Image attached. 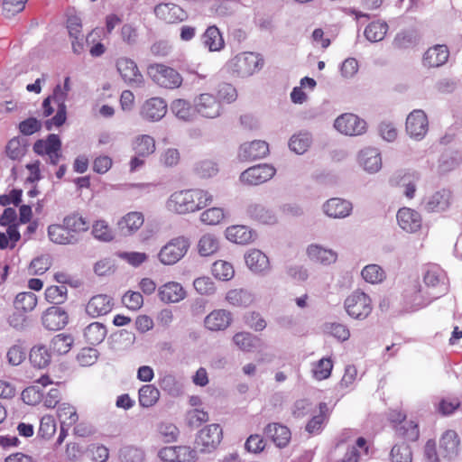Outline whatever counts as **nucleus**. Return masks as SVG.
I'll return each instance as SVG.
<instances>
[{"label": "nucleus", "instance_id": "obj_1", "mask_svg": "<svg viewBox=\"0 0 462 462\" xmlns=\"http://www.w3.org/2000/svg\"><path fill=\"white\" fill-rule=\"evenodd\" d=\"M227 66L238 77L245 78L260 70L263 66V60L257 53L242 52L231 59Z\"/></svg>", "mask_w": 462, "mask_h": 462}, {"label": "nucleus", "instance_id": "obj_2", "mask_svg": "<svg viewBox=\"0 0 462 462\" xmlns=\"http://www.w3.org/2000/svg\"><path fill=\"white\" fill-rule=\"evenodd\" d=\"M148 74L161 88L176 89L182 84V76L173 68L164 64H152L148 67Z\"/></svg>", "mask_w": 462, "mask_h": 462}, {"label": "nucleus", "instance_id": "obj_3", "mask_svg": "<svg viewBox=\"0 0 462 462\" xmlns=\"http://www.w3.org/2000/svg\"><path fill=\"white\" fill-rule=\"evenodd\" d=\"M190 246L188 237L180 236L171 239L159 254V261L164 265H172L184 257Z\"/></svg>", "mask_w": 462, "mask_h": 462}, {"label": "nucleus", "instance_id": "obj_4", "mask_svg": "<svg viewBox=\"0 0 462 462\" xmlns=\"http://www.w3.org/2000/svg\"><path fill=\"white\" fill-rule=\"evenodd\" d=\"M425 291L434 300L445 295L449 289L448 279L444 270L433 265L428 268L423 276Z\"/></svg>", "mask_w": 462, "mask_h": 462}, {"label": "nucleus", "instance_id": "obj_5", "mask_svg": "<svg viewBox=\"0 0 462 462\" xmlns=\"http://www.w3.org/2000/svg\"><path fill=\"white\" fill-rule=\"evenodd\" d=\"M344 307L347 314L356 319H364L372 311L370 297L361 291H355L346 297Z\"/></svg>", "mask_w": 462, "mask_h": 462}, {"label": "nucleus", "instance_id": "obj_6", "mask_svg": "<svg viewBox=\"0 0 462 462\" xmlns=\"http://www.w3.org/2000/svg\"><path fill=\"white\" fill-rule=\"evenodd\" d=\"M275 172V168L270 164H257L244 171L239 180L244 184L256 186L271 180Z\"/></svg>", "mask_w": 462, "mask_h": 462}, {"label": "nucleus", "instance_id": "obj_7", "mask_svg": "<svg viewBox=\"0 0 462 462\" xmlns=\"http://www.w3.org/2000/svg\"><path fill=\"white\" fill-rule=\"evenodd\" d=\"M69 93L61 88V85L58 84L53 88L52 94L50 97L57 105L56 115L45 121L44 125L48 131H51L53 126H61L67 119V106L65 104Z\"/></svg>", "mask_w": 462, "mask_h": 462}, {"label": "nucleus", "instance_id": "obj_8", "mask_svg": "<svg viewBox=\"0 0 462 462\" xmlns=\"http://www.w3.org/2000/svg\"><path fill=\"white\" fill-rule=\"evenodd\" d=\"M404 307L407 311H416L429 305L433 298L430 296L421 285L413 283L404 292Z\"/></svg>", "mask_w": 462, "mask_h": 462}, {"label": "nucleus", "instance_id": "obj_9", "mask_svg": "<svg viewBox=\"0 0 462 462\" xmlns=\"http://www.w3.org/2000/svg\"><path fill=\"white\" fill-rule=\"evenodd\" d=\"M334 127L342 134L354 136L365 132L366 123L354 114L346 113L335 120Z\"/></svg>", "mask_w": 462, "mask_h": 462}, {"label": "nucleus", "instance_id": "obj_10", "mask_svg": "<svg viewBox=\"0 0 462 462\" xmlns=\"http://www.w3.org/2000/svg\"><path fill=\"white\" fill-rule=\"evenodd\" d=\"M406 132L417 141L422 140L429 129V121L427 115L421 109L411 111L406 118Z\"/></svg>", "mask_w": 462, "mask_h": 462}, {"label": "nucleus", "instance_id": "obj_11", "mask_svg": "<svg viewBox=\"0 0 462 462\" xmlns=\"http://www.w3.org/2000/svg\"><path fill=\"white\" fill-rule=\"evenodd\" d=\"M223 437L222 429L218 424H210L203 428L198 434L196 443L202 447V452H209L215 449Z\"/></svg>", "mask_w": 462, "mask_h": 462}, {"label": "nucleus", "instance_id": "obj_12", "mask_svg": "<svg viewBox=\"0 0 462 462\" xmlns=\"http://www.w3.org/2000/svg\"><path fill=\"white\" fill-rule=\"evenodd\" d=\"M195 110L207 118H216L221 115L222 107L220 101L209 93L200 94L194 99Z\"/></svg>", "mask_w": 462, "mask_h": 462}, {"label": "nucleus", "instance_id": "obj_13", "mask_svg": "<svg viewBox=\"0 0 462 462\" xmlns=\"http://www.w3.org/2000/svg\"><path fill=\"white\" fill-rule=\"evenodd\" d=\"M191 196L189 189L173 192L166 201L167 209L180 215L194 212L195 206L190 202Z\"/></svg>", "mask_w": 462, "mask_h": 462}, {"label": "nucleus", "instance_id": "obj_14", "mask_svg": "<svg viewBox=\"0 0 462 462\" xmlns=\"http://www.w3.org/2000/svg\"><path fill=\"white\" fill-rule=\"evenodd\" d=\"M269 153V144L265 141L254 140L244 143L238 151V159L242 162L264 158Z\"/></svg>", "mask_w": 462, "mask_h": 462}, {"label": "nucleus", "instance_id": "obj_15", "mask_svg": "<svg viewBox=\"0 0 462 462\" xmlns=\"http://www.w3.org/2000/svg\"><path fill=\"white\" fill-rule=\"evenodd\" d=\"M358 164L369 174H374L382 169V156L377 148L366 147L358 153Z\"/></svg>", "mask_w": 462, "mask_h": 462}, {"label": "nucleus", "instance_id": "obj_16", "mask_svg": "<svg viewBox=\"0 0 462 462\" xmlns=\"http://www.w3.org/2000/svg\"><path fill=\"white\" fill-rule=\"evenodd\" d=\"M157 18L167 23H180L187 19L188 14L180 6L172 3H162L155 6Z\"/></svg>", "mask_w": 462, "mask_h": 462}, {"label": "nucleus", "instance_id": "obj_17", "mask_svg": "<svg viewBox=\"0 0 462 462\" xmlns=\"http://www.w3.org/2000/svg\"><path fill=\"white\" fill-rule=\"evenodd\" d=\"M116 68L122 79L128 84L132 86L143 84V75L134 60L128 58H120L116 61Z\"/></svg>", "mask_w": 462, "mask_h": 462}, {"label": "nucleus", "instance_id": "obj_18", "mask_svg": "<svg viewBox=\"0 0 462 462\" xmlns=\"http://www.w3.org/2000/svg\"><path fill=\"white\" fill-rule=\"evenodd\" d=\"M392 421L395 423V433L409 441H416L420 436L418 423L411 420H406L401 413L396 418L392 417Z\"/></svg>", "mask_w": 462, "mask_h": 462}, {"label": "nucleus", "instance_id": "obj_19", "mask_svg": "<svg viewBox=\"0 0 462 462\" xmlns=\"http://www.w3.org/2000/svg\"><path fill=\"white\" fill-rule=\"evenodd\" d=\"M246 266L256 274L265 275L270 270L269 258L258 249H251L245 254Z\"/></svg>", "mask_w": 462, "mask_h": 462}, {"label": "nucleus", "instance_id": "obj_20", "mask_svg": "<svg viewBox=\"0 0 462 462\" xmlns=\"http://www.w3.org/2000/svg\"><path fill=\"white\" fill-rule=\"evenodd\" d=\"M451 202V191L444 189L425 198L423 207L428 212H443L450 207Z\"/></svg>", "mask_w": 462, "mask_h": 462}, {"label": "nucleus", "instance_id": "obj_21", "mask_svg": "<svg viewBox=\"0 0 462 462\" xmlns=\"http://www.w3.org/2000/svg\"><path fill=\"white\" fill-rule=\"evenodd\" d=\"M323 212L332 218H345L353 209L352 203L340 198H332L323 204Z\"/></svg>", "mask_w": 462, "mask_h": 462}, {"label": "nucleus", "instance_id": "obj_22", "mask_svg": "<svg viewBox=\"0 0 462 462\" xmlns=\"http://www.w3.org/2000/svg\"><path fill=\"white\" fill-rule=\"evenodd\" d=\"M69 316L60 307L49 308L42 316V325L49 330H60L68 324Z\"/></svg>", "mask_w": 462, "mask_h": 462}, {"label": "nucleus", "instance_id": "obj_23", "mask_svg": "<svg viewBox=\"0 0 462 462\" xmlns=\"http://www.w3.org/2000/svg\"><path fill=\"white\" fill-rule=\"evenodd\" d=\"M167 112V104L161 97H152L145 101L141 109L143 118L149 121L161 120Z\"/></svg>", "mask_w": 462, "mask_h": 462}, {"label": "nucleus", "instance_id": "obj_24", "mask_svg": "<svg viewBox=\"0 0 462 462\" xmlns=\"http://www.w3.org/2000/svg\"><path fill=\"white\" fill-rule=\"evenodd\" d=\"M306 254L310 261L323 265H330L337 260V252L318 244L308 245Z\"/></svg>", "mask_w": 462, "mask_h": 462}, {"label": "nucleus", "instance_id": "obj_25", "mask_svg": "<svg viewBox=\"0 0 462 462\" xmlns=\"http://www.w3.org/2000/svg\"><path fill=\"white\" fill-rule=\"evenodd\" d=\"M114 306L113 299L106 294L93 296L86 306V312L92 318L109 313Z\"/></svg>", "mask_w": 462, "mask_h": 462}, {"label": "nucleus", "instance_id": "obj_26", "mask_svg": "<svg viewBox=\"0 0 462 462\" xmlns=\"http://www.w3.org/2000/svg\"><path fill=\"white\" fill-rule=\"evenodd\" d=\"M396 217L400 227L406 232L414 233L421 226V217L414 209L409 208H400Z\"/></svg>", "mask_w": 462, "mask_h": 462}, {"label": "nucleus", "instance_id": "obj_27", "mask_svg": "<svg viewBox=\"0 0 462 462\" xmlns=\"http://www.w3.org/2000/svg\"><path fill=\"white\" fill-rule=\"evenodd\" d=\"M460 438L453 430H446L439 439V449L445 457L452 459L458 455Z\"/></svg>", "mask_w": 462, "mask_h": 462}, {"label": "nucleus", "instance_id": "obj_28", "mask_svg": "<svg viewBox=\"0 0 462 462\" xmlns=\"http://www.w3.org/2000/svg\"><path fill=\"white\" fill-rule=\"evenodd\" d=\"M232 321L231 312L226 310H215L204 320L205 327L211 331H220L227 328Z\"/></svg>", "mask_w": 462, "mask_h": 462}, {"label": "nucleus", "instance_id": "obj_29", "mask_svg": "<svg viewBox=\"0 0 462 462\" xmlns=\"http://www.w3.org/2000/svg\"><path fill=\"white\" fill-rule=\"evenodd\" d=\"M246 214L252 219L265 225H273L277 222L274 212L261 203L252 202L246 207Z\"/></svg>", "mask_w": 462, "mask_h": 462}, {"label": "nucleus", "instance_id": "obj_30", "mask_svg": "<svg viewBox=\"0 0 462 462\" xmlns=\"http://www.w3.org/2000/svg\"><path fill=\"white\" fill-rule=\"evenodd\" d=\"M264 435L280 448L287 446L291 439L290 430L280 423L268 424L264 428Z\"/></svg>", "mask_w": 462, "mask_h": 462}, {"label": "nucleus", "instance_id": "obj_31", "mask_svg": "<svg viewBox=\"0 0 462 462\" xmlns=\"http://www.w3.org/2000/svg\"><path fill=\"white\" fill-rule=\"evenodd\" d=\"M144 222L143 213L132 211L125 215L117 223L118 228L124 236H131L135 233Z\"/></svg>", "mask_w": 462, "mask_h": 462}, {"label": "nucleus", "instance_id": "obj_32", "mask_svg": "<svg viewBox=\"0 0 462 462\" xmlns=\"http://www.w3.org/2000/svg\"><path fill=\"white\" fill-rule=\"evenodd\" d=\"M158 295L163 302L175 303L182 300L186 292L180 283L169 282L159 288Z\"/></svg>", "mask_w": 462, "mask_h": 462}, {"label": "nucleus", "instance_id": "obj_33", "mask_svg": "<svg viewBox=\"0 0 462 462\" xmlns=\"http://www.w3.org/2000/svg\"><path fill=\"white\" fill-rule=\"evenodd\" d=\"M448 50L446 45H436L427 50L423 56V64L429 68H437L448 60Z\"/></svg>", "mask_w": 462, "mask_h": 462}, {"label": "nucleus", "instance_id": "obj_34", "mask_svg": "<svg viewBox=\"0 0 462 462\" xmlns=\"http://www.w3.org/2000/svg\"><path fill=\"white\" fill-rule=\"evenodd\" d=\"M225 234L227 240L239 245H246L254 239V232L243 225L228 226Z\"/></svg>", "mask_w": 462, "mask_h": 462}, {"label": "nucleus", "instance_id": "obj_35", "mask_svg": "<svg viewBox=\"0 0 462 462\" xmlns=\"http://www.w3.org/2000/svg\"><path fill=\"white\" fill-rule=\"evenodd\" d=\"M50 240L57 245H76L77 238L70 235L62 224H52L48 226Z\"/></svg>", "mask_w": 462, "mask_h": 462}, {"label": "nucleus", "instance_id": "obj_36", "mask_svg": "<svg viewBox=\"0 0 462 462\" xmlns=\"http://www.w3.org/2000/svg\"><path fill=\"white\" fill-rule=\"evenodd\" d=\"M132 149L140 157H149L155 150V140L149 134H139L132 142Z\"/></svg>", "mask_w": 462, "mask_h": 462}, {"label": "nucleus", "instance_id": "obj_37", "mask_svg": "<svg viewBox=\"0 0 462 462\" xmlns=\"http://www.w3.org/2000/svg\"><path fill=\"white\" fill-rule=\"evenodd\" d=\"M62 225L70 235L77 238V244L80 240V235L88 229V223L79 214L73 213L66 216L62 220Z\"/></svg>", "mask_w": 462, "mask_h": 462}, {"label": "nucleus", "instance_id": "obj_38", "mask_svg": "<svg viewBox=\"0 0 462 462\" xmlns=\"http://www.w3.org/2000/svg\"><path fill=\"white\" fill-rule=\"evenodd\" d=\"M312 134L308 131H300L291 135L288 145L296 154H304L312 143Z\"/></svg>", "mask_w": 462, "mask_h": 462}, {"label": "nucleus", "instance_id": "obj_39", "mask_svg": "<svg viewBox=\"0 0 462 462\" xmlns=\"http://www.w3.org/2000/svg\"><path fill=\"white\" fill-rule=\"evenodd\" d=\"M202 42L210 51H218L224 48V39L218 28L209 26L202 35Z\"/></svg>", "mask_w": 462, "mask_h": 462}, {"label": "nucleus", "instance_id": "obj_40", "mask_svg": "<svg viewBox=\"0 0 462 462\" xmlns=\"http://www.w3.org/2000/svg\"><path fill=\"white\" fill-rule=\"evenodd\" d=\"M226 300L233 306L247 307L254 302V296L245 289H234L226 293Z\"/></svg>", "mask_w": 462, "mask_h": 462}, {"label": "nucleus", "instance_id": "obj_41", "mask_svg": "<svg viewBox=\"0 0 462 462\" xmlns=\"http://www.w3.org/2000/svg\"><path fill=\"white\" fill-rule=\"evenodd\" d=\"M29 360L34 367L42 369L50 365L51 355L45 346H35L29 353Z\"/></svg>", "mask_w": 462, "mask_h": 462}, {"label": "nucleus", "instance_id": "obj_42", "mask_svg": "<svg viewBox=\"0 0 462 462\" xmlns=\"http://www.w3.org/2000/svg\"><path fill=\"white\" fill-rule=\"evenodd\" d=\"M57 415L60 421V425H62V430H64V428L71 427L79 420L76 408L67 402L60 403L58 405Z\"/></svg>", "mask_w": 462, "mask_h": 462}, {"label": "nucleus", "instance_id": "obj_43", "mask_svg": "<svg viewBox=\"0 0 462 462\" xmlns=\"http://www.w3.org/2000/svg\"><path fill=\"white\" fill-rule=\"evenodd\" d=\"M107 330L100 322H92L84 329V337L91 345H98L105 339Z\"/></svg>", "mask_w": 462, "mask_h": 462}, {"label": "nucleus", "instance_id": "obj_44", "mask_svg": "<svg viewBox=\"0 0 462 462\" xmlns=\"http://www.w3.org/2000/svg\"><path fill=\"white\" fill-rule=\"evenodd\" d=\"M368 447L365 438L360 437L356 439V444L348 447L345 456L336 462H358L361 456L367 455Z\"/></svg>", "mask_w": 462, "mask_h": 462}, {"label": "nucleus", "instance_id": "obj_45", "mask_svg": "<svg viewBox=\"0 0 462 462\" xmlns=\"http://www.w3.org/2000/svg\"><path fill=\"white\" fill-rule=\"evenodd\" d=\"M61 142L57 134H51L46 140H38L33 144V151L39 155H47L53 150H60Z\"/></svg>", "mask_w": 462, "mask_h": 462}, {"label": "nucleus", "instance_id": "obj_46", "mask_svg": "<svg viewBox=\"0 0 462 462\" xmlns=\"http://www.w3.org/2000/svg\"><path fill=\"white\" fill-rule=\"evenodd\" d=\"M159 398L160 391L152 384H144L139 389V404L143 408L153 406Z\"/></svg>", "mask_w": 462, "mask_h": 462}, {"label": "nucleus", "instance_id": "obj_47", "mask_svg": "<svg viewBox=\"0 0 462 462\" xmlns=\"http://www.w3.org/2000/svg\"><path fill=\"white\" fill-rule=\"evenodd\" d=\"M160 387L172 397H178L182 394V384L172 374H165L159 380Z\"/></svg>", "mask_w": 462, "mask_h": 462}, {"label": "nucleus", "instance_id": "obj_48", "mask_svg": "<svg viewBox=\"0 0 462 462\" xmlns=\"http://www.w3.org/2000/svg\"><path fill=\"white\" fill-rule=\"evenodd\" d=\"M234 344L244 352H250L257 347L260 339L249 332H238L233 337Z\"/></svg>", "mask_w": 462, "mask_h": 462}, {"label": "nucleus", "instance_id": "obj_49", "mask_svg": "<svg viewBox=\"0 0 462 462\" xmlns=\"http://www.w3.org/2000/svg\"><path fill=\"white\" fill-rule=\"evenodd\" d=\"M199 253L202 256L215 254L219 248V240L214 234L203 235L198 244Z\"/></svg>", "mask_w": 462, "mask_h": 462}, {"label": "nucleus", "instance_id": "obj_50", "mask_svg": "<svg viewBox=\"0 0 462 462\" xmlns=\"http://www.w3.org/2000/svg\"><path fill=\"white\" fill-rule=\"evenodd\" d=\"M74 338L69 334H58L51 341V349L58 355L67 354L72 347Z\"/></svg>", "mask_w": 462, "mask_h": 462}, {"label": "nucleus", "instance_id": "obj_51", "mask_svg": "<svg viewBox=\"0 0 462 462\" xmlns=\"http://www.w3.org/2000/svg\"><path fill=\"white\" fill-rule=\"evenodd\" d=\"M388 31V25L384 22H373L365 29V36L371 42L382 41Z\"/></svg>", "mask_w": 462, "mask_h": 462}, {"label": "nucleus", "instance_id": "obj_52", "mask_svg": "<svg viewBox=\"0 0 462 462\" xmlns=\"http://www.w3.org/2000/svg\"><path fill=\"white\" fill-rule=\"evenodd\" d=\"M418 42L417 32L412 30H403L398 32L393 40V46L398 49H409Z\"/></svg>", "mask_w": 462, "mask_h": 462}, {"label": "nucleus", "instance_id": "obj_53", "mask_svg": "<svg viewBox=\"0 0 462 462\" xmlns=\"http://www.w3.org/2000/svg\"><path fill=\"white\" fill-rule=\"evenodd\" d=\"M119 459L121 462H144V451L135 446H124L119 449Z\"/></svg>", "mask_w": 462, "mask_h": 462}, {"label": "nucleus", "instance_id": "obj_54", "mask_svg": "<svg viewBox=\"0 0 462 462\" xmlns=\"http://www.w3.org/2000/svg\"><path fill=\"white\" fill-rule=\"evenodd\" d=\"M171 110L180 120L190 121L193 117V110L189 101L176 99L171 105Z\"/></svg>", "mask_w": 462, "mask_h": 462}, {"label": "nucleus", "instance_id": "obj_55", "mask_svg": "<svg viewBox=\"0 0 462 462\" xmlns=\"http://www.w3.org/2000/svg\"><path fill=\"white\" fill-rule=\"evenodd\" d=\"M364 280L369 283L376 284L382 282L385 278L383 269L378 264H368L361 272Z\"/></svg>", "mask_w": 462, "mask_h": 462}, {"label": "nucleus", "instance_id": "obj_56", "mask_svg": "<svg viewBox=\"0 0 462 462\" xmlns=\"http://www.w3.org/2000/svg\"><path fill=\"white\" fill-rule=\"evenodd\" d=\"M189 193L192 194V201L190 202L195 206L194 212L207 207L213 200V195L205 189H189Z\"/></svg>", "mask_w": 462, "mask_h": 462}, {"label": "nucleus", "instance_id": "obj_57", "mask_svg": "<svg viewBox=\"0 0 462 462\" xmlns=\"http://www.w3.org/2000/svg\"><path fill=\"white\" fill-rule=\"evenodd\" d=\"M212 274L218 280L229 281L235 275L233 265L226 261H216L212 265Z\"/></svg>", "mask_w": 462, "mask_h": 462}, {"label": "nucleus", "instance_id": "obj_58", "mask_svg": "<svg viewBox=\"0 0 462 462\" xmlns=\"http://www.w3.org/2000/svg\"><path fill=\"white\" fill-rule=\"evenodd\" d=\"M37 305V297L32 291L20 292L14 300V306L17 310L25 312L32 311Z\"/></svg>", "mask_w": 462, "mask_h": 462}, {"label": "nucleus", "instance_id": "obj_59", "mask_svg": "<svg viewBox=\"0 0 462 462\" xmlns=\"http://www.w3.org/2000/svg\"><path fill=\"white\" fill-rule=\"evenodd\" d=\"M392 462H411L412 454L408 444H395L390 453Z\"/></svg>", "mask_w": 462, "mask_h": 462}, {"label": "nucleus", "instance_id": "obj_60", "mask_svg": "<svg viewBox=\"0 0 462 462\" xmlns=\"http://www.w3.org/2000/svg\"><path fill=\"white\" fill-rule=\"evenodd\" d=\"M462 157L457 152H447L442 154L439 168L441 172L450 171L460 165Z\"/></svg>", "mask_w": 462, "mask_h": 462}, {"label": "nucleus", "instance_id": "obj_61", "mask_svg": "<svg viewBox=\"0 0 462 462\" xmlns=\"http://www.w3.org/2000/svg\"><path fill=\"white\" fill-rule=\"evenodd\" d=\"M194 171L199 177L206 179L217 175L218 167L217 164L211 160H202L196 163Z\"/></svg>", "mask_w": 462, "mask_h": 462}, {"label": "nucleus", "instance_id": "obj_62", "mask_svg": "<svg viewBox=\"0 0 462 462\" xmlns=\"http://www.w3.org/2000/svg\"><path fill=\"white\" fill-rule=\"evenodd\" d=\"M67 287L65 285L50 286L45 290V299L53 304H61L67 299Z\"/></svg>", "mask_w": 462, "mask_h": 462}, {"label": "nucleus", "instance_id": "obj_63", "mask_svg": "<svg viewBox=\"0 0 462 462\" xmlns=\"http://www.w3.org/2000/svg\"><path fill=\"white\" fill-rule=\"evenodd\" d=\"M333 368V364L329 358H321L313 366V376L317 380H324L329 377Z\"/></svg>", "mask_w": 462, "mask_h": 462}, {"label": "nucleus", "instance_id": "obj_64", "mask_svg": "<svg viewBox=\"0 0 462 462\" xmlns=\"http://www.w3.org/2000/svg\"><path fill=\"white\" fill-rule=\"evenodd\" d=\"M99 356L94 347H83L77 355V361L81 366H90L96 364Z\"/></svg>", "mask_w": 462, "mask_h": 462}]
</instances>
